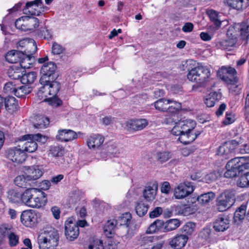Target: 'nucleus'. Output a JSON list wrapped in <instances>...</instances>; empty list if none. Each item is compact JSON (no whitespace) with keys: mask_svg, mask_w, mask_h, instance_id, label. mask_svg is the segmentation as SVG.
<instances>
[{"mask_svg":"<svg viewBox=\"0 0 249 249\" xmlns=\"http://www.w3.org/2000/svg\"><path fill=\"white\" fill-rule=\"evenodd\" d=\"M207 14L209 17L210 20L213 22L217 27H220L221 23L219 19L218 13L216 11L211 9L207 11Z\"/></svg>","mask_w":249,"mask_h":249,"instance_id":"obj_46","label":"nucleus"},{"mask_svg":"<svg viewBox=\"0 0 249 249\" xmlns=\"http://www.w3.org/2000/svg\"><path fill=\"white\" fill-rule=\"evenodd\" d=\"M8 75L9 76L13 79L15 80H20V77L22 75L21 72L18 69L15 70L14 68H11L8 70Z\"/></svg>","mask_w":249,"mask_h":249,"instance_id":"obj_54","label":"nucleus"},{"mask_svg":"<svg viewBox=\"0 0 249 249\" xmlns=\"http://www.w3.org/2000/svg\"><path fill=\"white\" fill-rule=\"evenodd\" d=\"M32 91V88L27 85L18 87L15 92V95L18 97H22L29 94Z\"/></svg>","mask_w":249,"mask_h":249,"instance_id":"obj_43","label":"nucleus"},{"mask_svg":"<svg viewBox=\"0 0 249 249\" xmlns=\"http://www.w3.org/2000/svg\"><path fill=\"white\" fill-rule=\"evenodd\" d=\"M136 127L135 131L141 130L144 128L148 124V121L145 119H136Z\"/></svg>","mask_w":249,"mask_h":249,"instance_id":"obj_55","label":"nucleus"},{"mask_svg":"<svg viewBox=\"0 0 249 249\" xmlns=\"http://www.w3.org/2000/svg\"><path fill=\"white\" fill-rule=\"evenodd\" d=\"M228 85V88L230 92L238 93L243 88L242 84L239 82L237 77H234L230 82H226Z\"/></svg>","mask_w":249,"mask_h":249,"instance_id":"obj_28","label":"nucleus"},{"mask_svg":"<svg viewBox=\"0 0 249 249\" xmlns=\"http://www.w3.org/2000/svg\"><path fill=\"white\" fill-rule=\"evenodd\" d=\"M43 0H35L26 3L23 12L27 15L38 16L41 13L49 9L43 4Z\"/></svg>","mask_w":249,"mask_h":249,"instance_id":"obj_6","label":"nucleus"},{"mask_svg":"<svg viewBox=\"0 0 249 249\" xmlns=\"http://www.w3.org/2000/svg\"><path fill=\"white\" fill-rule=\"evenodd\" d=\"M243 160H245L244 157L233 158L228 161L226 165V168L233 169L239 171L240 162H243Z\"/></svg>","mask_w":249,"mask_h":249,"instance_id":"obj_38","label":"nucleus"},{"mask_svg":"<svg viewBox=\"0 0 249 249\" xmlns=\"http://www.w3.org/2000/svg\"><path fill=\"white\" fill-rule=\"evenodd\" d=\"M166 112L172 113H176L181 109V105L179 102L173 100H169V105L167 107Z\"/></svg>","mask_w":249,"mask_h":249,"instance_id":"obj_45","label":"nucleus"},{"mask_svg":"<svg viewBox=\"0 0 249 249\" xmlns=\"http://www.w3.org/2000/svg\"><path fill=\"white\" fill-rule=\"evenodd\" d=\"M196 228V224L192 222H187L181 228L182 232L187 234H191Z\"/></svg>","mask_w":249,"mask_h":249,"instance_id":"obj_52","label":"nucleus"},{"mask_svg":"<svg viewBox=\"0 0 249 249\" xmlns=\"http://www.w3.org/2000/svg\"><path fill=\"white\" fill-rule=\"evenodd\" d=\"M20 220L26 227H34L37 223L36 213L32 210L24 211L21 214Z\"/></svg>","mask_w":249,"mask_h":249,"instance_id":"obj_13","label":"nucleus"},{"mask_svg":"<svg viewBox=\"0 0 249 249\" xmlns=\"http://www.w3.org/2000/svg\"><path fill=\"white\" fill-rule=\"evenodd\" d=\"M187 78L189 81L196 84V86H193V89L195 87H205L211 81V71L206 66L199 65L189 71Z\"/></svg>","mask_w":249,"mask_h":249,"instance_id":"obj_2","label":"nucleus"},{"mask_svg":"<svg viewBox=\"0 0 249 249\" xmlns=\"http://www.w3.org/2000/svg\"><path fill=\"white\" fill-rule=\"evenodd\" d=\"M88 249H104L102 241L96 239L92 244H90L88 246Z\"/></svg>","mask_w":249,"mask_h":249,"instance_id":"obj_61","label":"nucleus"},{"mask_svg":"<svg viewBox=\"0 0 249 249\" xmlns=\"http://www.w3.org/2000/svg\"><path fill=\"white\" fill-rule=\"evenodd\" d=\"M218 74L220 78L226 82H230L233 77H237L236 70L230 66H222L219 70Z\"/></svg>","mask_w":249,"mask_h":249,"instance_id":"obj_16","label":"nucleus"},{"mask_svg":"<svg viewBox=\"0 0 249 249\" xmlns=\"http://www.w3.org/2000/svg\"><path fill=\"white\" fill-rule=\"evenodd\" d=\"M172 154L168 151H157L154 156L156 161L160 163H163L172 158Z\"/></svg>","mask_w":249,"mask_h":249,"instance_id":"obj_31","label":"nucleus"},{"mask_svg":"<svg viewBox=\"0 0 249 249\" xmlns=\"http://www.w3.org/2000/svg\"><path fill=\"white\" fill-rule=\"evenodd\" d=\"M229 220L226 216H218L213 223V228L217 231H224L229 227Z\"/></svg>","mask_w":249,"mask_h":249,"instance_id":"obj_20","label":"nucleus"},{"mask_svg":"<svg viewBox=\"0 0 249 249\" xmlns=\"http://www.w3.org/2000/svg\"><path fill=\"white\" fill-rule=\"evenodd\" d=\"M231 152V143H226L219 147L218 154L227 156Z\"/></svg>","mask_w":249,"mask_h":249,"instance_id":"obj_51","label":"nucleus"},{"mask_svg":"<svg viewBox=\"0 0 249 249\" xmlns=\"http://www.w3.org/2000/svg\"><path fill=\"white\" fill-rule=\"evenodd\" d=\"M37 51V45L35 41L31 38L27 44L26 48L23 50V53L28 56H33Z\"/></svg>","mask_w":249,"mask_h":249,"instance_id":"obj_35","label":"nucleus"},{"mask_svg":"<svg viewBox=\"0 0 249 249\" xmlns=\"http://www.w3.org/2000/svg\"><path fill=\"white\" fill-rule=\"evenodd\" d=\"M42 86L40 88L37 92L38 96L42 93H45L44 96H47V95L55 96L59 91L60 86L59 83L55 81L51 80L44 84H41Z\"/></svg>","mask_w":249,"mask_h":249,"instance_id":"obj_11","label":"nucleus"},{"mask_svg":"<svg viewBox=\"0 0 249 249\" xmlns=\"http://www.w3.org/2000/svg\"><path fill=\"white\" fill-rule=\"evenodd\" d=\"M148 206L142 201L137 202L135 206V211L137 214L140 217L144 215L148 210Z\"/></svg>","mask_w":249,"mask_h":249,"instance_id":"obj_44","label":"nucleus"},{"mask_svg":"<svg viewBox=\"0 0 249 249\" xmlns=\"http://www.w3.org/2000/svg\"><path fill=\"white\" fill-rule=\"evenodd\" d=\"M228 5L237 11H242L249 5V0H227Z\"/></svg>","mask_w":249,"mask_h":249,"instance_id":"obj_22","label":"nucleus"},{"mask_svg":"<svg viewBox=\"0 0 249 249\" xmlns=\"http://www.w3.org/2000/svg\"><path fill=\"white\" fill-rule=\"evenodd\" d=\"M220 176V174L217 172H213L207 174L205 177V180L207 182H210L216 180L218 177Z\"/></svg>","mask_w":249,"mask_h":249,"instance_id":"obj_62","label":"nucleus"},{"mask_svg":"<svg viewBox=\"0 0 249 249\" xmlns=\"http://www.w3.org/2000/svg\"><path fill=\"white\" fill-rule=\"evenodd\" d=\"M12 227L7 224H2L0 226V233L3 236H8L11 233Z\"/></svg>","mask_w":249,"mask_h":249,"instance_id":"obj_60","label":"nucleus"},{"mask_svg":"<svg viewBox=\"0 0 249 249\" xmlns=\"http://www.w3.org/2000/svg\"><path fill=\"white\" fill-rule=\"evenodd\" d=\"M169 100L165 98L159 99L154 103V107L157 110L160 111L166 112L169 105Z\"/></svg>","mask_w":249,"mask_h":249,"instance_id":"obj_41","label":"nucleus"},{"mask_svg":"<svg viewBox=\"0 0 249 249\" xmlns=\"http://www.w3.org/2000/svg\"><path fill=\"white\" fill-rule=\"evenodd\" d=\"M236 200L234 191L226 190L217 198L216 205L219 212H224L231 208Z\"/></svg>","mask_w":249,"mask_h":249,"instance_id":"obj_4","label":"nucleus"},{"mask_svg":"<svg viewBox=\"0 0 249 249\" xmlns=\"http://www.w3.org/2000/svg\"><path fill=\"white\" fill-rule=\"evenodd\" d=\"M6 157L13 162L22 163L26 160V154L18 145L8 149L6 151Z\"/></svg>","mask_w":249,"mask_h":249,"instance_id":"obj_10","label":"nucleus"},{"mask_svg":"<svg viewBox=\"0 0 249 249\" xmlns=\"http://www.w3.org/2000/svg\"><path fill=\"white\" fill-rule=\"evenodd\" d=\"M49 119L42 115H36L33 121V124L35 128L42 129L46 128L49 124Z\"/></svg>","mask_w":249,"mask_h":249,"instance_id":"obj_27","label":"nucleus"},{"mask_svg":"<svg viewBox=\"0 0 249 249\" xmlns=\"http://www.w3.org/2000/svg\"><path fill=\"white\" fill-rule=\"evenodd\" d=\"M30 38H24L19 40L18 43L17 47L19 49L18 51H22L23 53V50L26 48V46L29 41Z\"/></svg>","mask_w":249,"mask_h":249,"instance_id":"obj_64","label":"nucleus"},{"mask_svg":"<svg viewBox=\"0 0 249 249\" xmlns=\"http://www.w3.org/2000/svg\"><path fill=\"white\" fill-rule=\"evenodd\" d=\"M247 206L246 205H241L235 212L233 220L235 223L241 222L246 216Z\"/></svg>","mask_w":249,"mask_h":249,"instance_id":"obj_34","label":"nucleus"},{"mask_svg":"<svg viewBox=\"0 0 249 249\" xmlns=\"http://www.w3.org/2000/svg\"><path fill=\"white\" fill-rule=\"evenodd\" d=\"M65 50L64 48L61 45L54 42L52 47V52L54 54H60L62 53Z\"/></svg>","mask_w":249,"mask_h":249,"instance_id":"obj_57","label":"nucleus"},{"mask_svg":"<svg viewBox=\"0 0 249 249\" xmlns=\"http://www.w3.org/2000/svg\"><path fill=\"white\" fill-rule=\"evenodd\" d=\"M63 149L59 146H53L51 147L50 154L54 158V161L58 165L63 164L64 159L63 157Z\"/></svg>","mask_w":249,"mask_h":249,"instance_id":"obj_21","label":"nucleus"},{"mask_svg":"<svg viewBox=\"0 0 249 249\" xmlns=\"http://www.w3.org/2000/svg\"><path fill=\"white\" fill-rule=\"evenodd\" d=\"M237 29L240 32V36L243 39H247L249 36V26L246 24H239Z\"/></svg>","mask_w":249,"mask_h":249,"instance_id":"obj_48","label":"nucleus"},{"mask_svg":"<svg viewBox=\"0 0 249 249\" xmlns=\"http://www.w3.org/2000/svg\"><path fill=\"white\" fill-rule=\"evenodd\" d=\"M47 202L46 194L36 188H28L23 193L22 203L27 206L39 208L45 206Z\"/></svg>","mask_w":249,"mask_h":249,"instance_id":"obj_1","label":"nucleus"},{"mask_svg":"<svg viewBox=\"0 0 249 249\" xmlns=\"http://www.w3.org/2000/svg\"><path fill=\"white\" fill-rule=\"evenodd\" d=\"M175 125L171 130V133L176 136H180L182 133V128H181L179 121L177 123H175Z\"/></svg>","mask_w":249,"mask_h":249,"instance_id":"obj_63","label":"nucleus"},{"mask_svg":"<svg viewBox=\"0 0 249 249\" xmlns=\"http://www.w3.org/2000/svg\"><path fill=\"white\" fill-rule=\"evenodd\" d=\"M43 174V169L38 165L28 167L25 170V174L27 176L30 181H34L39 178Z\"/></svg>","mask_w":249,"mask_h":249,"instance_id":"obj_18","label":"nucleus"},{"mask_svg":"<svg viewBox=\"0 0 249 249\" xmlns=\"http://www.w3.org/2000/svg\"><path fill=\"white\" fill-rule=\"evenodd\" d=\"M215 197V194L212 192L202 194L198 196L197 200L201 204H207L212 200Z\"/></svg>","mask_w":249,"mask_h":249,"instance_id":"obj_40","label":"nucleus"},{"mask_svg":"<svg viewBox=\"0 0 249 249\" xmlns=\"http://www.w3.org/2000/svg\"><path fill=\"white\" fill-rule=\"evenodd\" d=\"M17 88L11 82L6 83L4 85L3 90L5 93H12L15 95Z\"/></svg>","mask_w":249,"mask_h":249,"instance_id":"obj_58","label":"nucleus"},{"mask_svg":"<svg viewBox=\"0 0 249 249\" xmlns=\"http://www.w3.org/2000/svg\"><path fill=\"white\" fill-rule=\"evenodd\" d=\"M158 189V183L157 181L147 183L143 191L144 198L148 201L155 199Z\"/></svg>","mask_w":249,"mask_h":249,"instance_id":"obj_15","label":"nucleus"},{"mask_svg":"<svg viewBox=\"0 0 249 249\" xmlns=\"http://www.w3.org/2000/svg\"><path fill=\"white\" fill-rule=\"evenodd\" d=\"M221 98V94L216 91L210 92L205 98L204 102L208 107H213L216 101Z\"/></svg>","mask_w":249,"mask_h":249,"instance_id":"obj_29","label":"nucleus"},{"mask_svg":"<svg viewBox=\"0 0 249 249\" xmlns=\"http://www.w3.org/2000/svg\"><path fill=\"white\" fill-rule=\"evenodd\" d=\"M4 105L6 110L10 113L17 111L18 108V101L13 96L5 98Z\"/></svg>","mask_w":249,"mask_h":249,"instance_id":"obj_24","label":"nucleus"},{"mask_svg":"<svg viewBox=\"0 0 249 249\" xmlns=\"http://www.w3.org/2000/svg\"><path fill=\"white\" fill-rule=\"evenodd\" d=\"M32 56L23 53V56H22L20 60L19 61L20 67L23 69L30 68L32 65Z\"/></svg>","mask_w":249,"mask_h":249,"instance_id":"obj_47","label":"nucleus"},{"mask_svg":"<svg viewBox=\"0 0 249 249\" xmlns=\"http://www.w3.org/2000/svg\"><path fill=\"white\" fill-rule=\"evenodd\" d=\"M8 238L11 247L16 246L19 243V236L13 232L10 233Z\"/></svg>","mask_w":249,"mask_h":249,"instance_id":"obj_53","label":"nucleus"},{"mask_svg":"<svg viewBox=\"0 0 249 249\" xmlns=\"http://www.w3.org/2000/svg\"><path fill=\"white\" fill-rule=\"evenodd\" d=\"M188 239L187 235L177 234L170 241L169 244L175 249H181L185 246Z\"/></svg>","mask_w":249,"mask_h":249,"instance_id":"obj_19","label":"nucleus"},{"mask_svg":"<svg viewBox=\"0 0 249 249\" xmlns=\"http://www.w3.org/2000/svg\"><path fill=\"white\" fill-rule=\"evenodd\" d=\"M22 56H23L22 51L11 50L6 54L5 59L10 63H16L19 62Z\"/></svg>","mask_w":249,"mask_h":249,"instance_id":"obj_25","label":"nucleus"},{"mask_svg":"<svg viewBox=\"0 0 249 249\" xmlns=\"http://www.w3.org/2000/svg\"><path fill=\"white\" fill-rule=\"evenodd\" d=\"M59 241V234L54 229L46 230L38 236L39 249H56Z\"/></svg>","mask_w":249,"mask_h":249,"instance_id":"obj_3","label":"nucleus"},{"mask_svg":"<svg viewBox=\"0 0 249 249\" xmlns=\"http://www.w3.org/2000/svg\"><path fill=\"white\" fill-rule=\"evenodd\" d=\"M235 121L234 116L231 112H227L225 119L222 121V124L224 125H227L233 123Z\"/></svg>","mask_w":249,"mask_h":249,"instance_id":"obj_59","label":"nucleus"},{"mask_svg":"<svg viewBox=\"0 0 249 249\" xmlns=\"http://www.w3.org/2000/svg\"><path fill=\"white\" fill-rule=\"evenodd\" d=\"M30 181H31L30 180L25 174L17 176L14 180L15 184L21 188H26L30 185Z\"/></svg>","mask_w":249,"mask_h":249,"instance_id":"obj_37","label":"nucleus"},{"mask_svg":"<svg viewBox=\"0 0 249 249\" xmlns=\"http://www.w3.org/2000/svg\"><path fill=\"white\" fill-rule=\"evenodd\" d=\"M131 219V215L129 213H125L120 216L116 220V225L126 226L127 227L130 223Z\"/></svg>","mask_w":249,"mask_h":249,"instance_id":"obj_39","label":"nucleus"},{"mask_svg":"<svg viewBox=\"0 0 249 249\" xmlns=\"http://www.w3.org/2000/svg\"><path fill=\"white\" fill-rule=\"evenodd\" d=\"M56 69V66L52 62H50L44 64L41 70L40 73L41 76L39 80L40 84H44L47 82H49L53 79V75Z\"/></svg>","mask_w":249,"mask_h":249,"instance_id":"obj_8","label":"nucleus"},{"mask_svg":"<svg viewBox=\"0 0 249 249\" xmlns=\"http://www.w3.org/2000/svg\"><path fill=\"white\" fill-rule=\"evenodd\" d=\"M104 142V137L98 134H92L87 140V143L90 149L95 150L103 144Z\"/></svg>","mask_w":249,"mask_h":249,"instance_id":"obj_17","label":"nucleus"},{"mask_svg":"<svg viewBox=\"0 0 249 249\" xmlns=\"http://www.w3.org/2000/svg\"><path fill=\"white\" fill-rule=\"evenodd\" d=\"M39 22L36 18L21 17L15 22V26L22 31H33L39 26Z\"/></svg>","mask_w":249,"mask_h":249,"instance_id":"obj_5","label":"nucleus"},{"mask_svg":"<svg viewBox=\"0 0 249 249\" xmlns=\"http://www.w3.org/2000/svg\"><path fill=\"white\" fill-rule=\"evenodd\" d=\"M199 135L196 132H182L178 138V140L184 144H187L194 142Z\"/></svg>","mask_w":249,"mask_h":249,"instance_id":"obj_26","label":"nucleus"},{"mask_svg":"<svg viewBox=\"0 0 249 249\" xmlns=\"http://www.w3.org/2000/svg\"><path fill=\"white\" fill-rule=\"evenodd\" d=\"M194 191V187L190 182L179 183L174 189V196L178 199L185 198Z\"/></svg>","mask_w":249,"mask_h":249,"instance_id":"obj_9","label":"nucleus"},{"mask_svg":"<svg viewBox=\"0 0 249 249\" xmlns=\"http://www.w3.org/2000/svg\"><path fill=\"white\" fill-rule=\"evenodd\" d=\"M239 24H235L233 26H231L227 32V36L228 38L230 39H235L237 41V27H238Z\"/></svg>","mask_w":249,"mask_h":249,"instance_id":"obj_50","label":"nucleus"},{"mask_svg":"<svg viewBox=\"0 0 249 249\" xmlns=\"http://www.w3.org/2000/svg\"><path fill=\"white\" fill-rule=\"evenodd\" d=\"M182 132H194V129L196 126L195 121L192 120L179 121Z\"/></svg>","mask_w":249,"mask_h":249,"instance_id":"obj_30","label":"nucleus"},{"mask_svg":"<svg viewBox=\"0 0 249 249\" xmlns=\"http://www.w3.org/2000/svg\"><path fill=\"white\" fill-rule=\"evenodd\" d=\"M36 72L32 71L24 73L20 77V82L23 84L33 83L36 78Z\"/></svg>","mask_w":249,"mask_h":249,"instance_id":"obj_36","label":"nucleus"},{"mask_svg":"<svg viewBox=\"0 0 249 249\" xmlns=\"http://www.w3.org/2000/svg\"><path fill=\"white\" fill-rule=\"evenodd\" d=\"M42 138L45 139V137L42 136L40 134L36 135H26L22 137V140L23 141L29 140L25 142L22 147V150L24 152L32 153L35 152L37 148V145L36 142L34 141H41Z\"/></svg>","mask_w":249,"mask_h":249,"instance_id":"obj_7","label":"nucleus"},{"mask_svg":"<svg viewBox=\"0 0 249 249\" xmlns=\"http://www.w3.org/2000/svg\"><path fill=\"white\" fill-rule=\"evenodd\" d=\"M78 134H82V133L78 132L77 133L71 129H59L56 135V139L62 142H67L76 139Z\"/></svg>","mask_w":249,"mask_h":249,"instance_id":"obj_14","label":"nucleus"},{"mask_svg":"<svg viewBox=\"0 0 249 249\" xmlns=\"http://www.w3.org/2000/svg\"><path fill=\"white\" fill-rule=\"evenodd\" d=\"M180 225V222L177 219H171L163 223V231L167 232L176 230Z\"/></svg>","mask_w":249,"mask_h":249,"instance_id":"obj_33","label":"nucleus"},{"mask_svg":"<svg viewBox=\"0 0 249 249\" xmlns=\"http://www.w3.org/2000/svg\"><path fill=\"white\" fill-rule=\"evenodd\" d=\"M7 198L9 201L13 203L22 202L23 193L20 194L18 190L10 189L7 192Z\"/></svg>","mask_w":249,"mask_h":249,"instance_id":"obj_32","label":"nucleus"},{"mask_svg":"<svg viewBox=\"0 0 249 249\" xmlns=\"http://www.w3.org/2000/svg\"><path fill=\"white\" fill-rule=\"evenodd\" d=\"M163 225V221L160 220H156L152 223L146 230L147 233H153L160 230Z\"/></svg>","mask_w":249,"mask_h":249,"instance_id":"obj_42","label":"nucleus"},{"mask_svg":"<svg viewBox=\"0 0 249 249\" xmlns=\"http://www.w3.org/2000/svg\"><path fill=\"white\" fill-rule=\"evenodd\" d=\"M237 185L241 188L247 187L249 186V183L248 182L246 174H244L241 176L237 181Z\"/></svg>","mask_w":249,"mask_h":249,"instance_id":"obj_56","label":"nucleus"},{"mask_svg":"<svg viewBox=\"0 0 249 249\" xmlns=\"http://www.w3.org/2000/svg\"><path fill=\"white\" fill-rule=\"evenodd\" d=\"M236 43V40L234 38L230 39L227 37V39L217 41L215 46L217 49L229 51L235 45Z\"/></svg>","mask_w":249,"mask_h":249,"instance_id":"obj_23","label":"nucleus"},{"mask_svg":"<svg viewBox=\"0 0 249 249\" xmlns=\"http://www.w3.org/2000/svg\"><path fill=\"white\" fill-rule=\"evenodd\" d=\"M79 228L71 218H68L65 223V234L66 238L72 241L79 235Z\"/></svg>","mask_w":249,"mask_h":249,"instance_id":"obj_12","label":"nucleus"},{"mask_svg":"<svg viewBox=\"0 0 249 249\" xmlns=\"http://www.w3.org/2000/svg\"><path fill=\"white\" fill-rule=\"evenodd\" d=\"M116 225V220H108L104 227L105 233L107 235L111 234Z\"/></svg>","mask_w":249,"mask_h":249,"instance_id":"obj_49","label":"nucleus"}]
</instances>
